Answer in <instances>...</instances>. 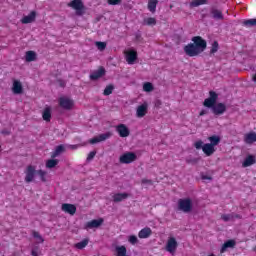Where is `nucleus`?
I'll return each mask as SVG.
<instances>
[{
    "mask_svg": "<svg viewBox=\"0 0 256 256\" xmlns=\"http://www.w3.org/2000/svg\"><path fill=\"white\" fill-rule=\"evenodd\" d=\"M58 103H59V106L62 109H66V111L73 109L74 102L69 98L61 97L59 98Z\"/></svg>",
    "mask_w": 256,
    "mask_h": 256,
    "instance_id": "10",
    "label": "nucleus"
},
{
    "mask_svg": "<svg viewBox=\"0 0 256 256\" xmlns=\"http://www.w3.org/2000/svg\"><path fill=\"white\" fill-rule=\"evenodd\" d=\"M234 215V219H241V215L239 214H233Z\"/></svg>",
    "mask_w": 256,
    "mask_h": 256,
    "instance_id": "50",
    "label": "nucleus"
},
{
    "mask_svg": "<svg viewBox=\"0 0 256 256\" xmlns=\"http://www.w3.org/2000/svg\"><path fill=\"white\" fill-rule=\"evenodd\" d=\"M116 133H118L119 137L125 138L131 135V130L125 124H118L115 126Z\"/></svg>",
    "mask_w": 256,
    "mask_h": 256,
    "instance_id": "8",
    "label": "nucleus"
},
{
    "mask_svg": "<svg viewBox=\"0 0 256 256\" xmlns=\"http://www.w3.org/2000/svg\"><path fill=\"white\" fill-rule=\"evenodd\" d=\"M89 245V239H87V238H85V239H83L82 241H80V242H78V243H76L75 245H74V247L76 248V249H85V247H87Z\"/></svg>",
    "mask_w": 256,
    "mask_h": 256,
    "instance_id": "31",
    "label": "nucleus"
},
{
    "mask_svg": "<svg viewBox=\"0 0 256 256\" xmlns=\"http://www.w3.org/2000/svg\"><path fill=\"white\" fill-rule=\"evenodd\" d=\"M96 47L99 49V51H105V48L107 47V43L96 42Z\"/></svg>",
    "mask_w": 256,
    "mask_h": 256,
    "instance_id": "43",
    "label": "nucleus"
},
{
    "mask_svg": "<svg viewBox=\"0 0 256 256\" xmlns=\"http://www.w3.org/2000/svg\"><path fill=\"white\" fill-rule=\"evenodd\" d=\"M150 235H153V230L149 227L141 229L138 233L139 239H149Z\"/></svg>",
    "mask_w": 256,
    "mask_h": 256,
    "instance_id": "20",
    "label": "nucleus"
},
{
    "mask_svg": "<svg viewBox=\"0 0 256 256\" xmlns=\"http://www.w3.org/2000/svg\"><path fill=\"white\" fill-rule=\"evenodd\" d=\"M97 155V151H91L87 156V161H93L95 159V156Z\"/></svg>",
    "mask_w": 256,
    "mask_h": 256,
    "instance_id": "44",
    "label": "nucleus"
},
{
    "mask_svg": "<svg viewBox=\"0 0 256 256\" xmlns=\"http://www.w3.org/2000/svg\"><path fill=\"white\" fill-rule=\"evenodd\" d=\"M32 235H33L34 239L38 240L39 243H44L45 239H43V236L41 234H39V232L33 231Z\"/></svg>",
    "mask_w": 256,
    "mask_h": 256,
    "instance_id": "39",
    "label": "nucleus"
},
{
    "mask_svg": "<svg viewBox=\"0 0 256 256\" xmlns=\"http://www.w3.org/2000/svg\"><path fill=\"white\" fill-rule=\"evenodd\" d=\"M25 182L33 183L35 181V175H37V170H35V166L28 165L25 170Z\"/></svg>",
    "mask_w": 256,
    "mask_h": 256,
    "instance_id": "7",
    "label": "nucleus"
},
{
    "mask_svg": "<svg viewBox=\"0 0 256 256\" xmlns=\"http://www.w3.org/2000/svg\"><path fill=\"white\" fill-rule=\"evenodd\" d=\"M103 225V218L94 219L86 223L85 229H97Z\"/></svg>",
    "mask_w": 256,
    "mask_h": 256,
    "instance_id": "14",
    "label": "nucleus"
},
{
    "mask_svg": "<svg viewBox=\"0 0 256 256\" xmlns=\"http://www.w3.org/2000/svg\"><path fill=\"white\" fill-rule=\"evenodd\" d=\"M242 25L244 27H256V18H251V19L244 20L242 22Z\"/></svg>",
    "mask_w": 256,
    "mask_h": 256,
    "instance_id": "33",
    "label": "nucleus"
},
{
    "mask_svg": "<svg viewBox=\"0 0 256 256\" xmlns=\"http://www.w3.org/2000/svg\"><path fill=\"white\" fill-rule=\"evenodd\" d=\"M25 59L27 63H31L32 61H37V53L35 51H27Z\"/></svg>",
    "mask_w": 256,
    "mask_h": 256,
    "instance_id": "28",
    "label": "nucleus"
},
{
    "mask_svg": "<svg viewBox=\"0 0 256 256\" xmlns=\"http://www.w3.org/2000/svg\"><path fill=\"white\" fill-rule=\"evenodd\" d=\"M128 241L131 245H137V243H139V239L135 235L129 236Z\"/></svg>",
    "mask_w": 256,
    "mask_h": 256,
    "instance_id": "42",
    "label": "nucleus"
},
{
    "mask_svg": "<svg viewBox=\"0 0 256 256\" xmlns=\"http://www.w3.org/2000/svg\"><path fill=\"white\" fill-rule=\"evenodd\" d=\"M129 198L128 193H117L112 196L114 203H121V201H125V199Z\"/></svg>",
    "mask_w": 256,
    "mask_h": 256,
    "instance_id": "22",
    "label": "nucleus"
},
{
    "mask_svg": "<svg viewBox=\"0 0 256 256\" xmlns=\"http://www.w3.org/2000/svg\"><path fill=\"white\" fill-rule=\"evenodd\" d=\"M210 17L214 19V21H223L225 16L223 15V11L213 7L210 9Z\"/></svg>",
    "mask_w": 256,
    "mask_h": 256,
    "instance_id": "11",
    "label": "nucleus"
},
{
    "mask_svg": "<svg viewBox=\"0 0 256 256\" xmlns=\"http://www.w3.org/2000/svg\"><path fill=\"white\" fill-rule=\"evenodd\" d=\"M107 71L105 67L100 66L97 70L90 74L91 81H97V79H101V77H105Z\"/></svg>",
    "mask_w": 256,
    "mask_h": 256,
    "instance_id": "12",
    "label": "nucleus"
},
{
    "mask_svg": "<svg viewBox=\"0 0 256 256\" xmlns=\"http://www.w3.org/2000/svg\"><path fill=\"white\" fill-rule=\"evenodd\" d=\"M237 245V242L233 239H230L226 242H224V244L222 245L221 249H220V253L223 254L225 253V251H227V249H233L235 246Z\"/></svg>",
    "mask_w": 256,
    "mask_h": 256,
    "instance_id": "19",
    "label": "nucleus"
},
{
    "mask_svg": "<svg viewBox=\"0 0 256 256\" xmlns=\"http://www.w3.org/2000/svg\"><path fill=\"white\" fill-rule=\"evenodd\" d=\"M116 256H128L127 255V247L125 246H117L115 248Z\"/></svg>",
    "mask_w": 256,
    "mask_h": 256,
    "instance_id": "30",
    "label": "nucleus"
},
{
    "mask_svg": "<svg viewBox=\"0 0 256 256\" xmlns=\"http://www.w3.org/2000/svg\"><path fill=\"white\" fill-rule=\"evenodd\" d=\"M63 151H65V146L63 145H58L56 147V149L52 152L51 154V158L55 159V157H59V155H61V153H63Z\"/></svg>",
    "mask_w": 256,
    "mask_h": 256,
    "instance_id": "29",
    "label": "nucleus"
},
{
    "mask_svg": "<svg viewBox=\"0 0 256 256\" xmlns=\"http://www.w3.org/2000/svg\"><path fill=\"white\" fill-rule=\"evenodd\" d=\"M208 141H210L209 144L215 148L221 143V137H219L218 135H212L208 137Z\"/></svg>",
    "mask_w": 256,
    "mask_h": 256,
    "instance_id": "27",
    "label": "nucleus"
},
{
    "mask_svg": "<svg viewBox=\"0 0 256 256\" xmlns=\"http://www.w3.org/2000/svg\"><path fill=\"white\" fill-rule=\"evenodd\" d=\"M35 19H37V12L31 11L27 16H24L21 19V23H23V25H27L29 23H33V21H35Z\"/></svg>",
    "mask_w": 256,
    "mask_h": 256,
    "instance_id": "16",
    "label": "nucleus"
},
{
    "mask_svg": "<svg viewBox=\"0 0 256 256\" xmlns=\"http://www.w3.org/2000/svg\"><path fill=\"white\" fill-rule=\"evenodd\" d=\"M12 92L14 95H21V93H23V84H21V81H13Z\"/></svg>",
    "mask_w": 256,
    "mask_h": 256,
    "instance_id": "18",
    "label": "nucleus"
},
{
    "mask_svg": "<svg viewBox=\"0 0 256 256\" xmlns=\"http://www.w3.org/2000/svg\"><path fill=\"white\" fill-rule=\"evenodd\" d=\"M154 87L153 84L151 82H146L143 85V91H145L146 93H151V91H153Z\"/></svg>",
    "mask_w": 256,
    "mask_h": 256,
    "instance_id": "38",
    "label": "nucleus"
},
{
    "mask_svg": "<svg viewBox=\"0 0 256 256\" xmlns=\"http://www.w3.org/2000/svg\"><path fill=\"white\" fill-rule=\"evenodd\" d=\"M255 163V156L249 155L248 157L245 158L242 167H251V165H255Z\"/></svg>",
    "mask_w": 256,
    "mask_h": 256,
    "instance_id": "26",
    "label": "nucleus"
},
{
    "mask_svg": "<svg viewBox=\"0 0 256 256\" xmlns=\"http://www.w3.org/2000/svg\"><path fill=\"white\" fill-rule=\"evenodd\" d=\"M199 5H207V0H193L190 7H199Z\"/></svg>",
    "mask_w": 256,
    "mask_h": 256,
    "instance_id": "35",
    "label": "nucleus"
},
{
    "mask_svg": "<svg viewBox=\"0 0 256 256\" xmlns=\"http://www.w3.org/2000/svg\"><path fill=\"white\" fill-rule=\"evenodd\" d=\"M124 55L128 65H134L135 61H137V50H127L124 52Z\"/></svg>",
    "mask_w": 256,
    "mask_h": 256,
    "instance_id": "9",
    "label": "nucleus"
},
{
    "mask_svg": "<svg viewBox=\"0 0 256 256\" xmlns=\"http://www.w3.org/2000/svg\"><path fill=\"white\" fill-rule=\"evenodd\" d=\"M71 149H77V145H72Z\"/></svg>",
    "mask_w": 256,
    "mask_h": 256,
    "instance_id": "52",
    "label": "nucleus"
},
{
    "mask_svg": "<svg viewBox=\"0 0 256 256\" xmlns=\"http://www.w3.org/2000/svg\"><path fill=\"white\" fill-rule=\"evenodd\" d=\"M147 109H148L147 103H143L142 105H139L136 109V117H138L139 119L145 117L147 115Z\"/></svg>",
    "mask_w": 256,
    "mask_h": 256,
    "instance_id": "17",
    "label": "nucleus"
},
{
    "mask_svg": "<svg viewBox=\"0 0 256 256\" xmlns=\"http://www.w3.org/2000/svg\"><path fill=\"white\" fill-rule=\"evenodd\" d=\"M2 133L6 134V135H9V132H5V131H3Z\"/></svg>",
    "mask_w": 256,
    "mask_h": 256,
    "instance_id": "53",
    "label": "nucleus"
},
{
    "mask_svg": "<svg viewBox=\"0 0 256 256\" xmlns=\"http://www.w3.org/2000/svg\"><path fill=\"white\" fill-rule=\"evenodd\" d=\"M157 5H159V0H148V11H150V13H155L157 11Z\"/></svg>",
    "mask_w": 256,
    "mask_h": 256,
    "instance_id": "23",
    "label": "nucleus"
},
{
    "mask_svg": "<svg viewBox=\"0 0 256 256\" xmlns=\"http://www.w3.org/2000/svg\"><path fill=\"white\" fill-rule=\"evenodd\" d=\"M67 7L74 9L78 17L85 15V4H83V0H72L67 4Z\"/></svg>",
    "mask_w": 256,
    "mask_h": 256,
    "instance_id": "4",
    "label": "nucleus"
},
{
    "mask_svg": "<svg viewBox=\"0 0 256 256\" xmlns=\"http://www.w3.org/2000/svg\"><path fill=\"white\" fill-rule=\"evenodd\" d=\"M142 183L143 184H149V185H153V181L149 180V179H142Z\"/></svg>",
    "mask_w": 256,
    "mask_h": 256,
    "instance_id": "47",
    "label": "nucleus"
},
{
    "mask_svg": "<svg viewBox=\"0 0 256 256\" xmlns=\"http://www.w3.org/2000/svg\"><path fill=\"white\" fill-rule=\"evenodd\" d=\"M252 81L256 83V73L252 76Z\"/></svg>",
    "mask_w": 256,
    "mask_h": 256,
    "instance_id": "51",
    "label": "nucleus"
},
{
    "mask_svg": "<svg viewBox=\"0 0 256 256\" xmlns=\"http://www.w3.org/2000/svg\"><path fill=\"white\" fill-rule=\"evenodd\" d=\"M177 240L174 237L168 239L166 249L169 253H173L177 249Z\"/></svg>",
    "mask_w": 256,
    "mask_h": 256,
    "instance_id": "21",
    "label": "nucleus"
},
{
    "mask_svg": "<svg viewBox=\"0 0 256 256\" xmlns=\"http://www.w3.org/2000/svg\"><path fill=\"white\" fill-rule=\"evenodd\" d=\"M194 147L195 149L199 150L202 149L204 155H206V157H211V155H213V153H215L216 149L215 146H212L209 143L203 144L202 140H198L194 143Z\"/></svg>",
    "mask_w": 256,
    "mask_h": 256,
    "instance_id": "3",
    "label": "nucleus"
},
{
    "mask_svg": "<svg viewBox=\"0 0 256 256\" xmlns=\"http://www.w3.org/2000/svg\"><path fill=\"white\" fill-rule=\"evenodd\" d=\"M192 41L193 43L184 46V53H186L188 57H197V55H200V53H203V51L207 49V41H205L203 37L194 36Z\"/></svg>",
    "mask_w": 256,
    "mask_h": 256,
    "instance_id": "2",
    "label": "nucleus"
},
{
    "mask_svg": "<svg viewBox=\"0 0 256 256\" xmlns=\"http://www.w3.org/2000/svg\"><path fill=\"white\" fill-rule=\"evenodd\" d=\"M111 137V132H107L104 134H100L99 136H96L89 140L90 145H95L96 143H101V141H107Z\"/></svg>",
    "mask_w": 256,
    "mask_h": 256,
    "instance_id": "13",
    "label": "nucleus"
},
{
    "mask_svg": "<svg viewBox=\"0 0 256 256\" xmlns=\"http://www.w3.org/2000/svg\"><path fill=\"white\" fill-rule=\"evenodd\" d=\"M217 99H219V94L211 90L209 92V97L204 100L203 106L211 109L213 115H223L227 111V106L225 103H217Z\"/></svg>",
    "mask_w": 256,
    "mask_h": 256,
    "instance_id": "1",
    "label": "nucleus"
},
{
    "mask_svg": "<svg viewBox=\"0 0 256 256\" xmlns=\"http://www.w3.org/2000/svg\"><path fill=\"white\" fill-rule=\"evenodd\" d=\"M36 175H38L40 177V181H42V183H46L47 182V171H44L42 169L37 170Z\"/></svg>",
    "mask_w": 256,
    "mask_h": 256,
    "instance_id": "34",
    "label": "nucleus"
},
{
    "mask_svg": "<svg viewBox=\"0 0 256 256\" xmlns=\"http://www.w3.org/2000/svg\"><path fill=\"white\" fill-rule=\"evenodd\" d=\"M115 89V86H113V84H109L108 86H106V88L104 89L103 95H105L106 97L111 95L113 93V90Z\"/></svg>",
    "mask_w": 256,
    "mask_h": 256,
    "instance_id": "36",
    "label": "nucleus"
},
{
    "mask_svg": "<svg viewBox=\"0 0 256 256\" xmlns=\"http://www.w3.org/2000/svg\"><path fill=\"white\" fill-rule=\"evenodd\" d=\"M203 115H207V110H201L200 113H199V116L200 117H203Z\"/></svg>",
    "mask_w": 256,
    "mask_h": 256,
    "instance_id": "48",
    "label": "nucleus"
},
{
    "mask_svg": "<svg viewBox=\"0 0 256 256\" xmlns=\"http://www.w3.org/2000/svg\"><path fill=\"white\" fill-rule=\"evenodd\" d=\"M178 209L183 213H191L193 211V201L190 198L179 199Z\"/></svg>",
    "mask_w": 256,
    "mask_h": 256,
    "instance_id": "5",
    "label": "nucleus"
},
{
    "mask_svg": "<svg viewBox=\"0 0 256 256\" xmlns=\"http://www.w3.org/2000/svg\"><path fill=\"white\" fill-rule=\"evenodd\" d=\"M219 51V42L214 41L212 43L211 49H210V53L211 55H215V53H217Z\"/></svg>",
    "mask_w": 256,
    "mask_h": 256,
    "instance_id": "37",
    "label": "nucleus"
},
{
    "mask_svg": "<svg viewBox=\"0 0 256 256\" xmlns=\"http://www.w3.org/2000/svg\"><path fill=\"white\" fill-rule=\"evenodd\" d=\"M108 5H120L121 0H107Z\"/></svg>",
    "mask_w": 256,
    "mask_h": 256,
    "instance_id": "45",
    "label": "nucleus"
},
{
    "mask_svg": "<svg viewBox=\"0 0 256 256\" xmlns=\"http://www.w3.org/2000/svg\"><path fill=\"white\" fill-rule=\"evenodd\" d=\"M144 23L148 26L157 25V20L153 17H149V18L144 20Z\"/></svg>",
    "mask_w": 256,
    "mask_h": 256,
    "instance_id": "41",
    "label": "nucleus"
},
{
    "mask_svg": "<svg viewBox=\"0 0 256 256\" xmlns=\"http://www.w3.org/2000/svg\"><path fill=\"white\" fill-rule=\"evenodd\" d=\"M202 179L211 181V176L204 175L202 176Z\"/></svg>",
    "mask_w": 256,
    "mask_h": 256,
    "instance_id": "49",
    "label": "nucleus"
},
{
    "mask_svg": "<svg viewBox=\"0 0 256 256\" xmlns=\"http://www.w3.org/2000/svg\"><path fill=\"white\" fill-rule=\"evenodd\" d=\"M221 219L223 220V221H234L235 220V216L233 215V214H223L222 216H221Z\"/></svg>",
    "mask_w": 256,
    "mask_h": 256,
    "instance_id": "40",
    "label": "nucleus"
},
{
    "mask_svg": "<svg viewBox=\"0 0 256 256\" xmlns=\"http://www.w3.org/2000/svg\"><path fill=\"white\" fill-rule=\"evenodd\" d=\"M244 141L247 145H251L252 143L256 142V133L250 132L244 136Z\"/></svg>",
    "mask_w": 256,
    "mask_h": 256,
    "instance_id": "24",
    "label": "nucleus"
},
{
    "mask_svg": "<svg viewBox=\"0 0 256 256\" xmlns=\"http://www.w3.org/2000/svg\"><path fill=\"white\" fill-rule=\"evenodd\" d=\"M57 165H59L58 159H49L46 161L47 169H53L54 167H57Z\"/></svg>",
    "mask_w": 256,
    "mask_h": 256,
    "instance_id": "32",
    "label": "nucleus"
},
{
    "mask_svg": "<svg viewBox=\"0 0 256 256\" xmlns=\"http://www.w3.org/2000/svg\"><path fill=\"white\" fill-rule=\"evenodd\" d=\"M134 161H137V154H135V152H126L122 154L119 158V162L124 165H129Z\"/></svg>",
    "mask_w": 256,
    "mask_h": 256,
    "instance_id": "6",
    "label": "nucleus"
},
{
    "mask_svg": "<svg viewBox=\"0 0 256 256\" xmlns=\"http://www.w3.org/2000/svg\"><path fill=\"white\" fill-rule=\"evenodd\" d=\"M42 118L46 123H49L51 121V107L44 108L42 112Z\"/></svg>",
    "mask_w": 256,
    "mask_h": 256,
    "instance_id": "25",
    "label": "nucleus"
},
{
    "mask_svg": "<svg viewBox=\"0 0 256 256\" xmlns=\"http://www.w3.org/2000/svg\"><path fill=\"white\" fill-rule=\"evenodd\" d=\"M31 255L32 256H39L38 248L32 249Z\"/></svg>",
    "mask_w": 256,
    "mask_h": 256,
    "instance_id": "46",
    "label": "nucleus"
},
{
    "mask_svg": "<svg viewBox=\"0 0 256 256\" xmlns=\"http://www.w3.org/2000/svg\"><path fill=\"white\" fill-rule=\"evenodd\" d=\"M61 209L64 213H68L69 215H75V213H77V207L73 204L64 203Z\"/></svg>",
    "mask_w": 256,
    "mask_h": 256,
    "instance_id": "15",
    "label": "nucleus"
}]
</instances>
